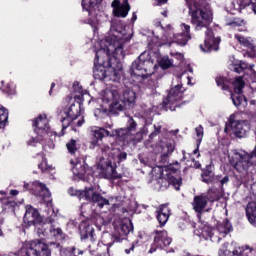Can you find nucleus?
Masks as SVG:
<instances>
[{
    "mask_svg": "<svg viewBox=\"0 0 256 256\" xmlns=\"http://www.w3.org/2000/svg\"><path fill=\"white\" fill-rule=\"evenodd\" d=\"M71 164L74 165L72 168V173L74 175V180L85 179V175H87V171H89V166L85 163V161H73L71 160Z\"/></svg>",
    "mask_w": 256,
    "mask_h": 256,
    "instance_id": "21",
    "label": "nucleus"
},
{
    "mask_svg": "<svg viewBox=\"0 0 256 256\" xmlns=\"http://www.w3.org/2000/svg\"><path fill=\"white\" fill-rule=\"evenodd\" d=\"M171 57H173V59H176V61H179L181 63V61H183V54L179 53V52H171L170 53Z\"/></svg>",
    "mask_w": 256,
    "mask_h": 256,
    "instance_id": "45",
    "label": "nucleus"
},
{
    "mask_svg": "<svg viewBox=\"0 0 256 256\" xmlns=\"http://www.w3.org/2000/svg\"><path fill=\"white\" fill-rule=\"evenodd\" d=\"M154 233H155L154 242L151 245L149 253H155L157 249H165L166 247H169V245H171L173 240L171 239V237H169V234L167 233V231L156 230Z\"/></svg>",
    "mask_w": 256,
    "mask_h": 256,
    "instance_id": "17",
    "label": "nucleus"
},
{
    "mask_svg": "<svg viewBox=\"0 0 256 256\" xmlns=\"http://www.w3.org/2000/svg\"><path fill=\"white\" fill-rule=\"evenodd\" d=\"M10 256H51L49 245L39 240L24 242L18 252L11 253Z\"/></svg>",
    "mask_w": 256,
    "mask_h": 256,
    "instance_id": "9",
    "label": "nucleus"
},
{
    "mask_svg": "<svg viewBox=\"0 0 256 256\" xmlns=\"http://www.w3.org/2000/svg\"><path fill=\"white\" fill-rule=\"evenodd\" d=\"M98 1L99 0H82V9L87 11L89 15H93V11Z\"/></svg>",
    "mask_w": 256,
    "mask_h": 256,
    "instance_id": "29",
    "label": "nucleus"
},
{
    "mask_svg": "<svg viewBox=\"0 0 256 256\" xmlns=\"http://www.w3.org/2000/svg\"><path fill=\"white\" fill-rule=\"evenodd\" d=\"M250 49V56L256 58V46L252 43V46L249 47Z\"/></svg>",
    "mask_w": 256,
    "mask_h": 256,
    "instance_id": "46",
    "label": "nucleus"
},
{
    "mask_svg": "<svg viewBox=\"0 0 256 256\" xmlns=\"http://www.w3.org/2000/svg\"><path fill=\"white\" fill-rule=\"evenodd\" d=\"M169 180H170V185H173L174 189H176V191H179L181 187V178H175L171 176L169 177Z\"/></svg>",
    "mask_w": 256,
    "mask_h": 256,
    "instance_id": "41",
    "label": "nucleus"
},
{
    "mask_svg": "<svg viewBox=\"0 0 256 256\" xmlns=\"http://www.w3.org/2000/svg\"><path fill=\"white\" fill-rule=\"evenodd\" d=\"M83 97H84V94H83V92H81L80 94H78V95H75L74 96V99L77 101H83Z\"/></svg>",
    "mask_w": 256,
    "mask_h": 256,
    "instance_id": "53",
    "label": "nucleus"
},
{
    "mask_svg": "<svg viewBox=\"0 0 256 256\" xmlns=\"http://www.w3.org/2000/svg\"><path fill=\"white\" fill-rule=\"evenodd\" d=\"M189 9V15L191 17V23L195 27V31H201L206 29V39L204 44L200 45L201 51L204 53H211V51H219V43L221 38H215L213 36V30L209 29V25L213 21L211 13L203 11L201 6L197 4V0H186Z\"/></svg>",
    "mask_w": 256,
    "mask_h": 256,
    "instance_id": "3",
    "label": "nucleus"
},
{
    "mask_svg": "<svg viewBox=\"0 0 256 256\" xmlns=\"http://www.w3.org/2000/svg\"><path fill=\"white\" fill-rule=\"evenodd\" d=\"M2 86L0 87L1 91L5 93L6 95H15V84L13 82L7 83L6 85L4 84L5 82L2 81Z\"/></svg>",
    "mask_w": 256,
    "mask_h": 256,
    "instance_id": "34",
    "label": "nucleus"
},
{
    "mask_svg": "<svg viewBox=\"0 0 256 256\" xmlns=\"http://www.w3.org/2000/svg\"><path fill=\"white\" fill-rule=\"evenodd\" d=\"M227 25H229L230 27H239V22H237V20H234L231 22H227Z\"/></svg>",
    "mask_w": 256,
    "mask_h": 256,
    "instance_id": "51",
    "label": "nucleus"
},
{
    "mask_svg": "<svg viewBox=\"0 0 256 256\" xmlns=\"http://www.w3.org/2000/svg\"><path fill=\"white\" fill-rule=\"evenodd\" d=\"M47 225L49 223L46 222L42 224V222L35 224L34 227H36V232L38 234V237H47L49 235V232L47 231Z\"/></svg>",
    "mask_w": 256,
    "mask_h": 256,
    "instance_id": "32",
    "label": "nucleus"
},
{
    "mask_svg": "<svg viewBox=\"0 0 256 256\" xmlns=\"http://www.w3.org/2000/svg\"><path fill=\"white\" fill-rule=\"evenodd\" d=\"M198 154V155H197ZM193 155H197V157H200L201 154H199V146L198 143H196V149L193 151Z\"/></svg>",
    "mask_w": 256,
    "mask_h": 256,
    "instance_id": "55",
    "label": "nucleus"
},
{
    "mask_svg": "<svg viewBox=\"0 0 256 256\" xmlns=\"http://www.w3.org/2000/svg\"><path fill=\"white\" fill-rule=\"evenodd\" d=\"M206 197H213L212 200H208L210 202L215 201L217 199V190L215 189H209L207 193H204Z\"/></svg>",
    "mask_w": 256,
    "mask_h": 256,
    "instance_id": "44",
    "label": "nucleus"
},
{
    "mask_svg": "<svg viewBox=\"0 0 256 256\" xmlns=\"http://www.w3.org/2000/svg\"><path fill=\"white\" fill-rule=\"evenodd\" d=\"M247 67H248L247 63L240 62V64L235 65L233 69H234L235 73H243V71H245V69H247Z\"/></svg>",
    "mask_w": 256,
    "mask_h": 256,
    "instance_id": "42",
    "label": "nucleus"
},
{
    "mask_svg": "<svg viewBox=\"0 0 256 256\" xmlns=\"http://www.w3.org/2000/svg\"><path fill=\"white\" fill-rule=\"evenodd\" d=\"M133 231V223L131 220L126 219L119 224L114 222V241L116 243H121V241H124L125 237L129 235Z\"/></svg>",
    "mask_w": 256,
    "mask_h": 256,
    "instance_id": "15",
    "label": "nucleus"
},
{
    "mask_svg": "<svg viewBox=\"0 0 256 256\" xmlns=\"http://www.w3.org/2000/svg\"><path fill=\"white\" fill-rule=\"evenodd\" d=\"M216 83L218 85V87H221L222 91H227V89H229V86H227V79L225 77H217L216 78Z\"/></svg>",
    "mask_w": 256,
    "mask_h": 256,
    "instance_id": "40",
    "label": "nucleus"
},
{
    "mask_svg": "<svg viewBox=\"0 0 256 256\" xmlns=\"http://www.w3.org/2000/svg\"><path fill=\"white\" fill-rule=\"evenodd\" d=\"M81 113V102L77 104L72 103L69 108H65L59 112V119L62 123V130L67 129L71 123L75 125V119L79 117Z\"/></svg>",
    "mask_w": 256,
    "mask_h": 256,
    "instance_id": "14",
    "label": "nucleus"
},
{
    "mask_svg": "<svg viewBox=\"0 0 256 256\" xmlns=\"http://www.w3.org/2000/svg\"><path fill=\"white\" fill-rule=\"evenodd\" d=\"M24 191H33L36 197H40L41 202L46 204V207H51V192L45 184L40 181H34L33 183H24Z\"/></svg>",
    "mask_w": 256,
    "mask_h": 256,
    "instance_id": "13",
    "label": "nucleus"
},
{
    "mask_svg": "<svg viewBox=\"0 0 256 256\" xmlns=\"http://www.w3.org/2000/svg\"><path fill=\"white\" fill-rule=\"evenodd\" d=\"M227 183H229V176H224V177L220 180L221 187H223V185H227Z\"/></svg>",
    "mask_w": 256,
    "mask_h": 256,
    "instance_id": "48",
    "label": "nucleus"
},
{
    "mask_svg": "<svg viewBox=\"0 0 256 256\" xmlns=\"http://www.w3.org/2000/svg\"><path fill=\"white\" fill-rule=\"evenodd\" d=\"M181 77H185V73L176 75L172 80V87L168 91L167 97L164 98L163 103L166 107H169L170 111H175L176 107H181L179 101L183 99L185 88H183V82Z\"/></svg>",
    "mask_w": 256,
    "mask_h": 256,
    "instance_id": "8",
    "label": "nucleus"
},
{
    "mask_svg": "<svg viewBox=\"0 0 256 256\" xmlns=\"http://www.w3.org/2000/svg\"><path fill=\"white\" fill-rule=\"evenodd\" d=\"M135 131H137V121H135L133 117H128L126 128L112 132L105 130V128H96L94 130L92 145H94V147L98 146V153L102 154L97 166L99 177L103 179H119L121 175L117 173L115 165H119V163H123V161L127 159L126 152L121 151L117 143L99 144V141H101L103 137H118L120 141L131 143V141H135V136H133Z\"/></svg>",
    "mask_w": 256,
    "mask_h": 256,
    "instance_id": "2",
    "label": "nucleus"
},
{
    "mask_svg": "<svg viewBox=\"0 0 256 256\" xmlns=\"http://www.w3.org/2000/svg\"><path fill=\"white\" fill-rule=\"evenodd\" d=\"M133 39L119 20H113L109 33L98 42L94 58V79L119 83L123 77L121 67L114 68L113 61L125 58V45Z\"/></svg>",
    "mask_w": 256,
    "mask_h": 256,
    "instance_id": "1",
    "label": "nucleus"
},
{
    "mask_svg": "<svg viewBox=\"0 0 256 256\" xmlns=\"http://www.w3.org/2000/svg\"><path fill=\"white\" fill-rule=\"evenodd\" d=\"M9 119V111L5 107H0V129L7 125Z\"/></svg>",
    "mask_w": 256,
    "mask_h": 256,
    "instance_id": "33",
    "label": "nucleus"
},
{
    "mask_svg": "<svg viewBox=\"0 0 256 256\" xmlns=\"http://www.w3.org/2000/svg\"><path fill=\"white\" fill-rule=\"evenodd\" d=\"M195 133H196V143H198V147L201 146V142L203 141V137L205 135V132L203 130V125H199L198 127L195 128Z\"/></svg>",
    "mask_w": 256,
    "mask_h": 256,
    "instance_id": "36",
    "label": "nucleus"
},
{
    "mask_svg": "<svg viewBox=\"0 0 256 256\" xmlns=\"http://www.w3.org/2000/svg\"><path fill=\"white\" fill-rule=\"evenodd\" d=\"M83 123H85V120L82 118V119L77 121L76 125H77V127H82Z\"/></svg>",
    "mask_w": 256,
    "mask_h": 256,
    "instance_id": "57",
    "label": "nucleus"
},
{
    "mask_svg": "<svg viewBox=\"0 0 256 256\" xmlns=\"http://www.w3.org/2000/svg\"><path fill=\"white\" fill-rule=\"evenodd\" d=\"M252 73V83H256V72L253 70H250Z\"/></svg>",
    "mask_w": 256,
    "mask_h": 256,
    "instance_id": "58",
    "label": "nucleus"
},
{
    "mask_svg": "<svg viewBox=\"0 0 256 256\" xmlns=\"http://www.w3.org/2000/svg\"><path fill=\"white\" fill-rule=\"evenodd\" d=\"M234 39H236L242 47H247V49H249V47H253V39L251 38H247L241 34H235Z\"/></svg>",
    "mask_w": 256,
    "mask_h": 256,
    "instance_id": "30",
    "label": "nucleus"
},
{
    "mask_svg": "<svg viewBox=\"0 0 256 256\" xmlns=\"http://www.w3.org/2000/svg\"><path fill=\"white\" fill-rule=\"evenodd\" d=\"M175 151V143L173 140H169L164 138L160 141L158 145H156L154 149L155 163H159L160 165H165L169 161V156Z\"/></svg>",
    "mask_w": 256,
    "mask_h": 256,
    "instance_id": "12",
    "label": "nucleus"
},
{
    "mask_svg": "<svg viewBox=\"0 0 256 256\" xmlns=\"http://www.w3.org/2000/svg\"><path fill=\"white\" fill-rule=\"evenodd\" d=\"M77 85H79V82H75L74 85H73V88L77 89Z\"/></svg>",
    "mask_w": 256,
    "mask_h": 256,
    "instance_id": "64",
    "label": "nucleus"
},
{
    "mask_svg": "<svg viewBox=\"0 0 256 256\" xmlns=\"http://www.w3.org/2000/svg\"><path fill=\"white\" fill-rule=\"evenodd\" d=\"M250 6H251V9L253 11V13H255L256 15V0H250Z\"/></svg>",
    "mask_w": 256,
    "mask_h": 256,
    "instance_id": "49",
    "label": "nucleus"
},
{
    "mask_svg": "<svg viewBox=\"0 0 256 256\" xmlns=\"http://www.w3.org/2000/svg\"><path fill=\"white\" fill-rule=\"evenodd\" d=\"M10 195L12 197H15V196L19 195V191L18 190H10Z\"/></svg>",
    "mask_w": 256,
    "mask_h": 256,
    "instance_id": "56",
    "label": "nucleus"
},
{
    "mask_svg": "<svg viewBox=\"0 0 256 256\" xmlns=\"http://www.w3.org/2000/svg\"><path fill=\"white\" fill-rule=\"evenodd\" d=\"M7 195V191H0V205H2V211L14 213L17 202H15L13 198L7 197Z\"/></svg>",
    "mask_w": 256,
    "mask_h": 256,
    "instance_id": "23",
    "label": "nucleus"
},
{
    "mask_svg": "<svg viewBox=\"0 0 256 256\" xmlns=\"http://www.w3.org/2000/svg\"><path fill=\"white\" fill-rule=\"evenodd\" d=\"M231 128L234 135H236V137H239L240 139L245 137V135H247V132L249 131V125L246 121L231 122Z\"/></svg>",
    "mask_w": 256,
    "mask_h": 256,
    "instance_id": "26",
    "label": "nucleus"
},
{
    "mask_svg": "<svg viewBox=\"0 0 256 256\" xmlns=\"http://www.w3.org/2000/svg\"><path fill=\"white\" fill-rule=\"evenodd\" d=\"M161 15H163V17H167V11H163Z\"/></svg>",
    "mask_w": 256,
    "mask_h": 256,
    "instance_id": "63",
    "label": "nucleus"
},
{
    "mask_svg": "<svg viewBox=\"0 0 256 256\" xmlns=\"http://www.w3.org/2000/svg\"><path fill=\"white\" fill-rule=\"evenodd\" d=\"M155 69H157V65L151 59V54L145 51L132 63L131 76L147 77V75H154Z\"/></svg>",
    "mask_w": 256,
    "mask_h": 256,
    "instance_id": "7",
    "label": "nucleus"
},
{
    "mask_svg": "<svg viewBox=\"0 0 256 256\" xmlns=\"http://www.w3.org/2000/svg\"><path fill=\"white\" fill-rule=\"evenodd\" d=\"M213 171L206 169L203 171L201 178L203 183H207L209 185V183H211V181H213Z\"/></svg>",
    "mask_w": 256,
    "mask_h": 256,
    "instance_id": "37",
    "label": "nucleus"
},
{
    "mask_svg": "<svg viewBox=\"0 0 256 256\" xmlns=\"http://www.w3.org/2000/svg\"><path fill=\"white\" fill-rule=\"evenodd\" d=\"M173 61L174 60H171L169 56H164L161 58L159 65L163 70L170 69V67H173Z\"/></svg>",
    "mask_w": 256,
    "mask_h": 256,
    "instance_id": "35",
    "label": "nucleus"
},
{
    "mask_svg": "<svg viewBox=\"0 0 256 256\" xmlns=\"http://www.w3.org/2000/svg\"><path fill=\"white\" fill-rule=\"evenodd\" d=\"M68 193L72 197H78L79 201H89L93 203L98 209L109 208V200L101 196V194L95 191V187H86L84 190L75 189L73 187L68 189Z\"/></svg>",
    "mask_w": 256,
    "mask_h": 256,
    "instance_id": "6",
    "label": "nucleus"
},
{
    "mask_svg": "<svg viewBox=\"0 0 256 256\" xmlns=\"http://www.w3.org/2000/svg\"><path fill=\"white\" fill-rule=\"evenodd\" d=\"M168 0H156V5H165Z\"/></svg>",
    "mask_w": 256,
    "mask_h": 256,
    "instance_id": "59",
    "label": "nucleus"
},
{
    "mask_svg": "<svg viewBox=\"0 0 256 256\" xmlns=\"http://www.w3.org/2000/svg\"><path fill=\"white\" fill-rule=\"evenodd\" d=\"M132 23H135V21H137V13H133V15H132Z\"/></svg>",
    "mask_w": 256,
    "mask_h": 256,
    "instance_id": "60",
    "label": "nucleus"
},
{
    "mask_svg": "<svg viewBox=\"0 0 256 256\" xmlns=\"http://www.w3.org/2000/svg\"><path fill=\"white\" fill-rule=\"evenodd\" d=\"M156 213H157L156 218L160 227H165V225L169 221V215H171L169 206L161 205L159 209L156 211Z\"/></svg>",
    "mask_w": 256,
    "mask_h": 256,
    "instance_id": "27",
    "label": "nucleus"
},
{
    "mask_svg": "<svg viewBox=\"0 0 256 256\" xmlns=\"http://www.w3.org/2000/svg\"><path fill=\"white\" fill-rule=\"evenodd\" d=\"M53 205L52 206H47L48 208V213L46 216V223L50 225V230H49V235L50 237H54L57 241H61L65 239V234L63 233V230L59 227H55L53 225L57 219V214H55V211H53Z\"/></svg>",
    "mask_w": 256,
    "mask_h": 256,
    "instance_id": "16",
    "label": "nucleus"
},
{
    "mask_svg": "<svg viewBox=\"0 0 256 256\" xmlns=\"http://www.w3.org/2000/svg\"><path fill=\"white\" fill-rule=\"evenodd\" d=\"M246 217L253 225V227H256V202H249L246 206Z\"/></svg>",
    "mask_w": 256,
    "mask_h": 256,
    "instance_id": "28",
    "label": "nucleus"
},
{
    "mask_svg": "<svg viewBox=\"0 0 256 256\" xmlns=\"http://www.w3.org/2000/svg\"><path fill=\"white\" fill-rule=\"evenodd\" d=\"M24 223L27 225H39V223H43V217L39 213V210L35 209L31 205L26 206V212L24 215Z\"/></svg>",
    "mask_w": 256,
    "mask_h": 256,
    "instance_id": "19",
    "label": "nucleus"
},
{
    "mask_svg": "<svg viewBox=\"0 0 256 256\" xmlns=\"http://www.w3.org/2000/svg\"><path fill=\"white\" fill-rule=\"evenodd\" d=\"M53 87H55V83H52V84H51V90H50V92H49V95H51V91H53Z\"/></svg>",
    "mask_w": 256,
    "mask_h": 256,
    "instance_id": "62",
    "label": "nucleus"
},
{
    "mask_svg": "<svg viewBox=\"0 0 256 256\" xmlns=\"http://www.w3.org/2000/svg\"><path fill=\"white\" fill-rule=\"evenodd\" d=\"M232 85L234 87V93L231 94L233 105L238 109L240 107H245V105H247V98L243 95V89H251V91L256 93V87L245 86V81L241 76L236 77Z\"/></svg>",
    "mask_w": 256,
    "mask_h": 256,
    "instance_id": "11",
    "label": "nucleus"
},
{
    "mask_svg": "<svg viewBox=\"0 0 256 256\" xmlns=\"http://www.w3.org/2000/svg\"><path fill=\"white\" fill-rule=\"evenodd\" d=\"M240 1H241L242 5H244V7L251 5V2H250L251 0H240Z\"/></svg>",
    "mask_w": 256,
    "mask_h": 256,
    "instance_id": "54",
    "label": "nucleus"
},
{
    "mask_svg": "<svg viewBox=\"0 0 256 256\" xmlns=\"http://www.w3.org/2000/svg\"><path fill=\"white\" fill-rule=\"evenodd\" d=\"M100 101H102L105 111L108 107L111 113H117V111L133 109L137 103V94L129 87L108 88L102 91Z\"/></svg>",
    "mask_w": 256,
    "mask_h": 256,
    "instance_id": "4",
    "label": "nucleus"
},
{
    "mask_svg": "<svg viewBox=\"0 0 256 256\" xmlns=\"http://www.w3.org/2000/svg\"><path fill=\"white\" fill-rule=\"evenodd\" d=\"M181 29L183 33L175 35L174 33H169L167 39H172V43H177V45H180L181 47H184V45H187V42L191 39V26L182 23Z\"/></svg>",
    "mask_w": 256,
    "mask_h": 256,
    "instance_id": "18",
    "label": "nucleus"
},
{
    "mask_svg": "<svg viewBox=\"0 0 256 256\" xmlns=\"http://www.w3.org/2000/svg\"><path fill=\"white\" fill-rule=\"evenodd\" d=\"M33 127H36L34 131L37 137H31L27 141V145H29V147H37V145H40L41 143L43 149H46V147L49 149H55L54 141L57 135L51 130L47 115L42 114L38 116V118L33 121Z\"/></svg>",
    "mask_w": 256,
    "mask_h": 256,
    "instance_id": "5",
    "label": "nucleus"
},
{
    "mask_svg": "<svg viewBox=\"0 0 256 256\" xmlns=\"http://www.w3.org/2000/svg\"><path fill=\"white\" fill-rule=\"evenodd\" d=\"M79 231H80V236L81 239H89L93 243L95 239V229H93V226L89 225V222L87 221H82L81 224L79 225Z\"/></svg>",
    "mask_w": 256,
    "mask_h": 256,
    "instance_id": "25",
    "label": "nucleus"
},
{
    "mask_svg": "<svg viewBox=\"0 0 256 256\" xmlns=\"http://www.w3.org/2000/svg\"><path fill=\"white\" fill-rule=\"evenodd\" d=\"M151 121H153L152 118L146 120V124L144 125V131H146L147 133H149V128H147V126L151 125Z\"/></svg>",
    "mask_w": 256,
    "mask_h": 256,
    "instance_id": "50",
    "label": "nucleus"
},
{
    "mask_svg": "<svg viewBox=\"0 0 256 256\" xmlns=\"http://www.w3.org/2000/svg\"><path fill=\"white\" fill-rule=\"evenodd\" d=\"M250 191L256 197V182L251 184Z\"/></svg>",
    "mask_w": 256,
    "mask_h": 256,
    "instance_id": "52",
    "label": "nucleus"
},
{
    "mask_svg": "<svg viewBox=\"0 0 256 256\" xmlns=\"http://www.w3.org/2000/svg\"><path fill=\"white\" fill-rule=\"evenodd\" d=\"M113 8V13L115 17L125 18L129 15V11H131V5H129V0H124L121 4L119 0H113L111 4Z\"/></svg>",
    "mask_w": 256,
    "mask_h": 256,
    "instance_id": "20",
    "label": "nucleus"
},
{
    "mask_svg": "<svg viewBox=\"0 0 256 256\" xmlns=\"http://www.w3.org/2000/svg\"><path fill=\"white\" fill-rule=\"evenodd\" d=\"M170 186H171V182L169 178H165L161 176L156 180V183H155V189H160L161 191H164V189H168Z\"/></svg>",
    "mask_w": 256,
    "mask_h": 256,
    "instance_id": "31",
    "label": "nucleus"
},
{
    "mask_svg": "<svg viewBox=\"0 0 256 256\" xmlns=\"http://www.w3.org/2000/svg\"><path fill=\"white\" fill-rule=\"evenodd\" d=\"M66 148L68 150V153H70V155H75V152L77 151V140L71 139L66 144Z\"/></svg>",
    "mask_w": 256,
    "mask_h": 256,
    "instance_id": "39",
    "label": "nucleus"
},
{
    "mask_svg": "<svg viewBox=\"0 0 256 256\" xmlns=\"http://www.w3.org/2000/svg\"><path fill=\"white\" fill-rule=\"evenodd\" d=\"M233 231V225L227 219L218 222L215 228H205L202 231L203 237L207 235L212 243H219L221 239H225L229 233Z\"/></svg>",
    "mask_w": 256,
    "mask_h": 256,
    "instance_id": "10",
    "label": "nucleus"
},
{
    "mask_svg": "<svg viewBox=\"0 0 256 256\" xmlns=\"http://www.w3.org/2000/svg\"><path fill=\"white\" fill-rule=\"evenodd\" d=\"M153 128L154 131L150 133V139H154L155 137H157V135H159V133H161V125L155 124Z\"/></svg>",
    "mask_w": 256,
    "mask_h": 256,
    "instance_id": "43",
    "label": "nucleus"
},
{
    "mask_svg": "<svg viewBox=\"0 0 256 256\" xmlns=\"http://www.w3.org/2000/svg\"><path fill=\"white\" fill-rule=\"evenodd\" d=\"M38 167H39V169H41V171H43V172H44V171H47V169H48V168H47V161H45V160L42 161V163L39 164Z\"/></svg>",
    "mask_w": 256,
    "mask_h": 256,
    "instance_id": "47",
    "label": "nucleus"
},
{
    "mask_svg": "<svg viewBox=\"0 0 256 256\" xmlns=\"http://www.w3.org/2000/svg\"><path fill=\"white\" fill-rule=\"evenodd\" d=\"M209 201H213V196H206L205 194L195 196L192 203L194 211L196 213H203V209L207 207Z\"/></svg>",
    "mask_w": 256,
    "mask_h": 256,
    "instance_id": "24",
    "label": "nucleus"
},
{
    "mask_svg": "<svg viewBox=\"0 0 256 256\" xmlns=\"http://www.w3.org/2000/svg\"><path fill=\"white\" fill-rule=\"evenodd\" d=\"M182 155H183L182 161L187 160V153L185 152V150H182Z\"/></svg>",
    "mask_w": 256,
    "mask_h": 256,
    "instance_id": "61",
    "label": "nucleus"
},
{
    "mask_svg": "<svg viewBox=\"0 0 256 256\" xmlns=\"http://www.w3.org/2000/svg\"><path fill=\"white\" fill-rule=\"evenodd\" d=\"M135 247H137V242L125 241V243H124V253L126 255H131V253H133V251H135Z\"/></svg>",
    "mask_w": 256,
    "mask_h": 256,
    "instance_id": "38",
    "label": "nucleus"
},
{
    "mask_svg": "<svg viewBox=\"0 0 256 256\" xmlns=\"http://www.w3.org/2000/svg\"><path fill=\"white\" fill-rule=\"evenodd\" d=\"M227 247H229V243H225L223 245V248L219 249L218 255L219 256H249V253L253 251V249H251L249 246H246V249L238 248L232 252L227 250Z\"/></svg>",
    "mask_w": 256,
    "mask_h": 256,
    "instance_id": "22",
    "label": "nucleus"
}]
</instances>
